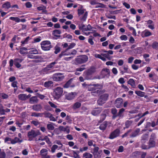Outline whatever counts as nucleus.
Wrapping results in <instances>:
<instances>
[{
	"mask_svg": "<svg viewBox=\"0 0 158 158\" xmlns=\"http://www.w3.org/2000/svg\"><path fill=\"white\" fill-rule=\"evenodd\" d=\"M102 85L100 84H91L88 85V91H91V93L92 95H94V94L100 93L101 91L99 90L102 89Z\"/></svg>",
	"mask_w": 158,
	"mask_h": 158,
	"instance_id": "obj_1",
	"label": "nucleus"
},
{
	"mask_svg": "<svg viewBox=\"0 0 158 158\" xmlns=\"http://www.w3.org/2000/svg\"><path fill=\"white\" fill-rule=\"evenodd\" d=\"M23 60V59L17 58L14 59V61L13 59H11L9 61V66L10 70V71H13V69L12 68L13 66V64L16 66V67L18 68H19L21 66V65L20 64V63H21Z\"/></svg>",
	"mask_w": 158,
	"mask_h": 158,
	"instance_id": "obj_2",
	"label": "nucleus"
},
{
	"mask_svg": "<svg viewBox=\"0 0 158 158\" xmlns=\"http://www.w3.org/2000/svg\"><path fill=\"white\" fill-rule=\"evenodd\" d=\"M42 49L45 51L49 50L52 48L51 42L48 40H45L42 41L41 43Z\"/></svg>",
	"mask_w": 158,
	"mask_h": 158,
	"instance_id": "obj_3",
	"label": "nucleus"
},
{
	"mask_svg": "<svg viewBox=\"0 0 158 158\" xmlns=\"http://www.w3.org/2000/svg\"><path fill=\"white\" fill-rule=\"evenodd\" d=\"M94 71L92 69H89L83 73V76L85 80H90L94 79L93 74Z\"/></svg>",
	"mask_w": 158,
	"mask_h": 158,
	"instance_id": "obj_4",
	"label": "nucleus"
},
{
	"mask_svg": "<svg viewBox=\"0 0 158 158\" xmlns=\"http://www.w3.org/2000/svg\"><path fill=\"white\" fill-rule=\"evenodd\" d=\"M88 59V57L86 55H81L76 58L75 61L77 64H81L86 62Z\"/></svg>",
	"mask_w": 158,
	"mask_h": 158,
	"instance_id": "obj_5",
	"label": "nucleus"
},
{
	"mask_svg": "<svg viewBox=\"0 0 158 158\" xmlns=\"http://www.w3.org/2000/svg\"><path fill=\"white\" fill-rule=\"evenodd\" d=\"M40 134L41 133L39 131H35L33 130H31L27 133V137L29 138L28 140L29 141L33 140V138L40 135Z\"/></svg>",
	"mask_w": 158,
	"mask_h": 158,
	"instance_id": "obj_6",
	"label": "nucleus"
},
{
	"mask_svg": "<svg viewBox=\"0 0 158 158\" xmlns=\"http://www.w3.org/2000/svg\"><path fill=\"white\" fill-rule=\"evenodd\" d=\"M76 45V44L75 43H71L67 48H66L64 51L61 52V53L58 56V59H60L64 56L68 55V54H67L66 52L68 51V50L73 48Z\"/></svg>",
	"mask_w": 158,
	"mask_h": 158,
	"instance_id": "obj_7",
	"label": "nucleus"
},
{
	"mask_svg": "<svg viewBox=\"0 0 158 158\" xmlns=\"http://www.w3.org/2000/svg\"><path fill=\"white\" fill-rule=\"evenodd\" d=\"M109 95L107 94H104L100 97L97 101L98 104L101 106L106 102L107 100Z\"/></svg>",
	"mask_w": 158,
	"mask_h": 158,
	"instance_id": "obj_8",
	"label": "nucleus"
},
{
	"mask_svg": "<svg viewBox=\"0 0 158 158\" xmlns=\"http://www.w3.org/2000/svg\"><path fill=\"white\" fill-rule=\"evenodd\" d=\"M63 93V89L60 87H57L54 90L53 96L56 99H59Z\"/></svg>",
	"mask_w": 158,
	"mask_h": 158,
	"instance_id": "obj_9",
	"label": "nucleus"
},
{
	"mask_svg": "<svg viewBox=\"0 0 158 158\" xmlns=\"http://www.w3.org/2000/svg\"><path fill=\"white\" fill-rule=\"evenodd\" d=\"M120 132L119 129H116L110 133L109 138L110 139H113L118 137L119 135Z\"/></svg>",
	"mask_w": 158,
	"mask_h": 158,
	"instance_id": "obj_10",
	"label": "nucleus"
},
{
	"mask_svg": "<svg viewBox=\"0 0 158 158\" xmlns=\"http://www.w3.org/2000/svg\"><path fill=\"white\" fill-rule=\"evenodd\" d=\"M38 53L37 50L35 49V50L29 51L27 56L28 58L31 59H37L39 58V56H34L33 54H38Z\"/></svg>",
	"mask_w": 158,
	"mask_h": 158,
	"instance_id": "obj_11",
	"label": "nucleus"
},
{
	"mask_svg": "<svg viewBox=\"0 0 158 158\" xmlns=\"http://www.w3.org/2000/svg\"><path fill=\"white\" fill-rule=\"evenodd\" d=\"M60 73H56L53 75V79L55 81H62L64 78V76L62 75Z\"/></svg>",
	"mask_w": 158,
	"mask_h": 158,
	"instance_id": "obj_12",
	"label": "nucleus"
},
{
	"mask_svg": "<svg viewBox=\"0 0 158 158\" xmlns=\"http://www.w3.org/2000/svg\"><path fill=\"white\" fill-rule=\"evenodd\" d=\"M123 102V100L122 98H118L115 101V105L118 108H120L122 106Z\"/></svg>",
	"mask_w": 158,
	"mask_h": 158,
	"instance_id": "obj_13",
	"label": "nucleus"
},
{
	"mask_svg": "<svg viewBox=\"0 0 158 158\" xmlns=\"http://www.w3.org/2000/svg\"><path fill=\"white\" fill-rule=\"evenodd\" d=\"M140 131V129L139 128H136L129 135V138H134L138 136Z\"/></svg>",
	"mask_w": 158,
	"mask_h": 158,
	"instance_id": "obj_14",
	"label": "nucleus"
},
{
	"mask_svg": "<svg viewBox=\"0 0 158 158\" xmlns=\"http://www.w3.org/2000/svg\"><path fill=\"white\" fill-rule=\"evenodd\" d=\"M43 107L40 104L34 105L32 106V109L35 111H41Z\"/></svg>",
	"mask_w": 158,
	"mask_h": 158,
	"instance_id": "obj_15",
	"label": "nucleus"
},
{
	"mask_svg": "<svg viewBox=\"0 0 158 158\" xmlns=\"http://www.w3.org/2000/svg\"><path fill=\"white\" fill-rule=\"evenodd\" d=\"M102 108H98L96 109L93 110L91 112V114L93 115H97L102 112Z\"/></svg>",
	"mask_w": 158,
	"mask_h": 158,
	"instance_id": "obj_16",
	"label": "nucleus"
},
{
	"mask_svg": "<svg viewBox=\"0 0 158 158\" xmlns=\"http://www.w3.org/2000/svg\"><path fill=\"white\" fill-rule=\"evenodd\" d=\"M59 129L60 131L66 132L67 134H69L70 131L68 126H66L65 127H64L63 126H60L59 127Z\"/></svg>",
	"mask_w": 158,
	"mask_h": 158,
	"instance_id": "obj_17",
	"label": "nucleus"
},
{
	"mask_svg": "<svg viewBox=\"0 0 158 158\" xmlns=\"http://www.w3.org/2000/svg\"><path fill=\"white\" fill-rule=\"evenodd\" d=\"M57 63V62H56V61L52 62L49 64L45 68V69L47 71L49 70H51L52 68H53L54 65L56 64Z\"/></svg>",
	"mask_w": 158,
	"mask_h": 158,
	"instance_id": "obj_18",
	"label": "nucleus"
},
{
	"mask_svg": "<svg viewBox=\"0 0 158 158\" xmlns=\"http://www.w3.org/2000/svg\"><path fill=\"white\" fill-rule=\"evenodd\" d=\"M75 97L74 93L71 92L66 94L65 95V98L68 100H71L73 99Z\"/></svg>",
	"mask_w": 158,
	"mask_h": 158,
	"instance_id": "obj_19",
	"label": "nucleus"
},
{
	"mask_svg": "<svg viewBox=\"0 0 158 158\" xmlns=\"http://www.w3.org/2000/svg\"><path fill=\"white\" fill-rule=\"evenodd\" d=\"M148 148H149V149L155 148L156 145V141H155L149 140L148 143Z\"/></svg>",
	"mask_w": 158,
	"mask_h": 158,
	"instance_id": "obj_20",
	"label": "nucleus"
},
{
	"mask_svg": "<svg viewBox=\"0 0 158 158\" xmlns=\"http://www.w3.org/2000/svg\"><path fill=\"white\" fill-rule=\"evenodd\" d=\"M61 32L60 30H55L53 31L52 35L55 37L59 38L60 37V35H58L57 34H61Z\"/></svg>",
	"mask_w": 158,
	"mask_h": 158,
	"instance_id": "obj_21",
	"label": "nucleus"
},
{
	"mask_svg": "<svg viewBox=\"0 0 158 158\" xmlns=\"http://www.w3.org/2000/svg\"><path fill=\"white\" fill-rule=\"evenodd\" d=\"M2 7L5 9L8 10L11 8V5L10 2H6L3 3L2 5Z\"/></svg>",
	"mask_w": 158,
	"mask_h": 158,
	"instance_id": "obj_22",
	"label": "nucleus"
},
{
	"mask_svg": "<svg viewBox=\"0 0 158 158\" xmlns=\"http://www.w3.org/2000/svg\"><path fill=\"white\" fill-rule=\"evenodd\" d=\"M107 125V122L106 121H105L100 125L99 128L101 130L104 131L106 130Z\"/></svg>",
	"mask_w": 158,
	"mask_h": 158,
	"instance_id": "obj_23",
	"label": "nucleus"
},
{
	"mask_svg": "<svg viewBox=\"0 0 158 158\" xmlns=\"http://www.w3.org/2000/svg\"><path fill=\"white\" fill-rule=\"evenodd\" d=\"M38 100L36 96H33L31 97L29 100V102L31 104H34L38 102Z\"/></svg>",
	"mask_w": 158,
	"mask_h": 158,
	"instance_id": "obj_24",
	"label": "nucleus"
},
{
	"mask_svg": "<svg viewBox=\"0 0 158 158\" xmlns=\"http://www.w3.org/2000/svg\"><path fill=\"white\" fill-rule=\"evenodd\" d=\"M27 48L26 47H21L19 49V52L21 55H24L27 53Z\"/></svg>",
	"mask_w": 158,
	"mask_h": 158,
	"instance_id": "obj_25",
	"label": "nucleus"
},
{
	"mask_svg": "<svg viewBox=\"0 0 158 158\" xmlns=\"http://www.w3.org/2000/svg\"><path fill=\"white\" fill-rule=\"evenodd\" d=\"M22 142V140H20L17 137H15L14 139H12L10 143L12 144H15L18 142L21 143Z\"/></svg>",
	"mask_w": 158,
	"mask_h": 158,
	"instance_id": "obj_26",
	"label": "nucleus"
},
{
	"mask_svg": "<svg viewBox=\"0 0 158 158\" xmlns=\"http://www.w3.org/2000/svg\"><path fill=\"white\" fill-rule=\"evenodd\" d=\"M53 82L52 81H46L44 83V87L48 88L52 86Z\"/></svg>",
	"mask_w": 158,
	"mask_h": 158,
	"instance_id": "obj_27",
	"label": "nucleus"
},
{
	"mask_svg": "<svg viewBox=\"0 0 158 158\" xmlns=\"http://www.w3.org/2000/svg\"><path fill=\"white\" fill-rule=\"evenodd\" d=\"M104 72H105L106 73V74H104L105 76H107L108 77L110 76V72L109 69L107 68H103L102 70V73L104 74Z\"/></svg>",
	"mask_w": 158,
	"mask_h": 158,
	"instance_id": "obj_28",
	"label": "nucleus"
},
{
	"mask_svg": "<svg viewBox=\"0 0 158 158\" xmlns=\"http://www.w3.org/2000/svg\"><path fill=\"white\" fill-rule=\"evenodd\" d=\"M148 134L146 133L142 135L141 137V141L142 143H144L148 139Z\"/></svg>",
	"mask_w": 158,
	"mask_h": 158,
	"instance_id": "obj_29",
	"label": "nucleus"
},
{
	"mask_svg": "<svg viewBox=\"0 0 158 158\" xmlns=\"http://www.w3.org/2000/svg\"><path fill=\"white\" fill-rule=\"evenodd\" d=\"M127 83L128 84L131 85L133 87H134L135 86V82L133 79H130L128 81Z\"/></svg>",
	"mask_w": 158,
	"mask_h": 158,
	"instance_id": "obj_30",
	"label": "nucleus"
},
{
	"mask_svg": "<svg viewBox=\"0 0 158 158\" xmlns=\"http://www.w3.org/2000/svg\"><path fill=\"white\" fill-rule=\"evenodd\" d=\"M142 33H144V36H142L143 37H148L152 35V33L148 30H145Z\"/></svg>",
	"mask_w": 158,
	"mask_h": 158,
	"instance_id": "obj_31",
	"label": "nucleus"
},
{
	"mask_svg": "<svg viewBox=\"0 0 158 158\" xmlns=\"http://www.w3.org/2000/svg\"><path fill=\"white\" fill-rule=\"evenodd\" d=\"M82 157L84 158H92L93 156L89 152H85L83 154Z\"/></svg>",
	"mask_w": 158,
	"mask_h": 158,
	"instance_id": "obj_32",
	"label": "nucleus"
},
{
	"mask_svg": "<svg viewBox=\"0 0 158 158\" xmlns=\"http://www.w3.org/2000/svg\"><path fill=\"white\" fill-rule=\"evenodd\" d=\"M51 114L48 112L46 111H44L43 113H42V117H44L45 118H49L50 116L51 115Z\"/></svg>",
	"mask_w": 158,
	"mask_h": 158,
	"instance_id": "obj_33",
	"label": "nucleus"
},
{
	"mask_svg": "<svg viewBox=\"0 0 158 158\" xmlns=\"http://www.w3.org/2000/svg\"><path fill=\"white\" fill-rule=\"evenodd\" d=\"M83 8V6H81V9H79L77 10V14L79 16L82 15L85 13V9H82Z\"/></svg>",
	"mask_w": 158,
	"mask_h": 158,
	"instance_id": "obj_34",
	"label": "nucleus"
},
{
	"mask_svg": "<svg viewBox=\"0 0 158 158\" xmlns=\"http://www.w3.org/2000/svg\"><path fill=\"white\" fill-rule=\"evenodd\" d=\"M19 98L21 100H25L27 99L26 94H19L18 96Z\"/></svg>",
	"mask_w": 158,
	"mask_h": 158,
	"instance_id": "obj_35",
	"label": "nucleus"
},
{
	"mask_svg": "<svg viewBox=\"0 0 158 158\" xmlns=\"http://www.w3.org/2000/svg\"><path fill=\"white\" fill-rule=\"evenodd\" d=\"M88 16V12L86 11L84 14L80 18V20L81 21H85L87 18Z\"/></svg>",
	"mask_w": 158,
	"mask_h": 158,
	"instance_id": "obj_36",
	"label": "nucleus"
},
{
	"mask_svg": "<svg viewBox=\"0 0 158 158\" xmlns=\"http://www.w3.org/2000/svg\"><path fill=\"white\" fill-rule=\"evenodd\" d=\"M81 106V103L79 102H77L73 104V109H76L80 108Z\"/></svg>",
	"mask_w": 158,
	"mask_h": 158,
	"instance_id": "obj_37",
	"label": "nucleus"
},
{
	"mask_svg": "<svg viewBox=\"0 0 158 158\" xmlns=\"http://www.w3.org/2000/svg\"><path fill=\"white\" fill-rule=\"evenodd\" d=\"M111 112L112 114L113 115V118H114L118 116V114H117V110L116 108H112L111 109Z\"/></svg>",
	"mask_w": 158,
	"mask_h": 158,
	"instance_id": "obj_38",
	"label": "nucleus"
},
{
	"mask_svg": "<svg viewBox=\"0 0 158 158\" xmlns=\"http://www.w3.org/2000/svg\"><path fill=\"white\" fill-rule=\"evenodd\" d=\"M135 93L138 96L140 97H143L144 96L145 93L141 91H135Z\"/></svg>",
	"mask_w": 158,
	"mask_h": 158,
	"instance_id": "obj_39",
	"label": "nucleus"
},
{
	"mask_svg": "<svg viewBox=\"0 0 158 158\" xmlns=\"http://www.w3.org/2000/svg\"><path fill=\"white\" fill-rule=\"evenodd\" d=\"M31 116L35 117H42V113H37L35 112H32L31 113Z\"/></svg>",
	"mask_w": 158,
	"mask_h": 158,
	"instance_id": "obj_40",
	"label": "nucleus"
},
{
	"mask_svg": "<svg viewBox=\"0 0 158 158\" xmlns=\"http://www.w3.org/2000/svg\"><path fill=\"white\" fill-rule=\"evenodd\" d=\"M156 134L152 132L151 135L150 137L149 140L156 141Z\"/></svg>",
	"mask_w": 158,
	"mask_h": 158,
	"instance_id": "obj_41",
	"label": "nucleus"
},
{
	"mask_svg": "<svg viewBox=\"0 0 158 158\" xmlns=\"http://www.w3.org/2000/svg\"><path fill=\"white\" fill-rule=\"evenodd\" d=\"M72 83V79H70L68 81H67L66 83L64 85L63 87L65 88H67L69 87H70V85Z\"/></svg>",
	"mask_w": 158,
	"mask_h": 158,
	"instance_id": "obj_42",
	"label": "nucleus"
},
{
	"mask_svg": "<svg viewBox=\"0 0 158 158\" xmlns=\"http://www.w3.org/2000/svg\"><path fill=\"white\" fill-rule=\"evenodd\" d=\"M133 122V121L131 120H127L125 123V127L124 128H128L131 125Z\"/></svg>",
	"mask_w": 158,
	"mask_h": 158,
	"instance_id": "obj_43",
	"label": "nucleus"
},
{
	"mask_svg": "<svg viewBox=\"0 0 158 158\" xmlns=\"http://www.w3.org/2000/svg\"><path fill=\"white\" fill-rule=\"evenodd\" d=\"M43 150H41L40 151V153H41V158H50V156H49L47 155V154L46 153H45L43 154L42 153L44 152Z\"/></svg>",
	"mask_w": 158,
	"mask_h": 158,
	"instance_id": "obj_44",
	"label": "nucleus"
},
{
	"mask_svg": "<svg viewBox=\"0 0 158 158\" xmlns=\"http://www.w3.org/2000/svg\"><path fill=\"white\" fill-rule=\"evenodd\" d=\"M53 123H50L48 124L47 125V128L48 130H53L54 129V127L53 125Z\"/></svg>",
	"mask_w": 158,
	"mask_h": 158,
	"instance_id": "obj_45",
	"label": "nucleus"
},
{
	"mask_svg": "<svg viewBox=\"0 0 158 158\" xmlns=\"http://www.w3.org/2000/svg\"><path fill=\"white\" fill-rule=\"evenodd\" d=\"M29 39V36H27L26 38L24 40L22 41L21 42V46H23V45L27 44Z\"/></svg>",
	"mask_w": 158,
	"mask_h": 158,
	"instance_id": "obj_46",
	"label": "nucleus"
},
{
	"mask_svg": "<svg viewBox=\"0 0 158 158\" xmlns=\"http://www.w3.org/2000/svg\"><path fill=\"white\" fill-rule=\"evenodd\" d=\"M5 115L4 107L2 104L0 103V115Z\"/></svg>",
	"mask_w": 158,
	"mask_h": 158,
	"instance_id": "obj_47",
	"label": "nucleus"
},
{
	"mask_svg": "<svg viewBox=\"0 0 158 158\" xmlns=\"http://www.w3.org/2000/svg\"><path fill=\"white\" fill-rule=\"evenodd\" d=\"M64 38H67L68 39H70V40L69 41V42H70L72 40V36L70 34H67V33H65L63 36Z\"/></svg>",
	"mask_w": 158,
	"mask_h": 158,
	"instance_id": "obj_48",
	"label": "nucleus"
},
{
	"mask_svg": "<svg viewBox=\"0 0 158 158\" xmlns=\"http://www.w3.org/2000/svg\"><path fill=\"white\" fill-rule=\"evenodd\" d=\"M106 116V114H102L100 116L99 122L102 123V122H103L105 119Z\"/></svg>",
	"mask_w": 158,
	"mask_h": 158,
	"instance_id": "obj_49",
	"label": "nucleus"
},
{
	"mask_svg": "<svg viewBox=\"0 0 158 158\" xmlns=\"http://www.w3.org/2000/svg\"><path fill=\"white\" fill-rule=\"evenodd\" d=\"M0 98L3 99H7L8 98V96L7 94L4 93H0Z\"/></svg>",
	"mask_w": 158,
	"mask_h": 158,
	"instance_id": "obj_50",
	"label": "nucleus"
},
{
	"mask_svg": "<svg viewBox=\"0 0 158 158\" xmlns=\"http://www.w3.org/2000/svg\"><path fill=\"white\" fill-rule=\"evenodd\" d=\"M85 64L83 65H81L80 67L77 68L76 69V71H77L81 72L85 69Z\"/></svg>",
	"mask_w": 158,
	"mask_h": 158,
	"instance_id": "obj_51",
	"label": "nucleus"
},
{
	"mask_svg": "<svg viewBox=\"0 0 158 158\" xmlns=\"http://www.w3.org/2000/svg\"><path fill=\"white\" fill-rule=\"evenodd\" d=\"M93 28V27H92L90 24H89L87 26V27L84 28V30H85L84 31H91Z\"/></svg>",
	"mask_w": 158,
	"mask_h": 158,
	"instance_id": "obj_52",
	"label": "nucleus"
},
{
	"mask_svg": "<svg viewBox=\"0 0 158 158\" xmlns=\"http://www.w3.org/2000/svg\"><path fill=\"white\" fill-rule=\"evenodd\" d=\"M132 131V129H130L128 130L127 132L125 133L123 135H122V138H123L125 137H127L128 135H129V133L131 132Z\"/></svg>",
	"mask_w": 158,
	"mask_h": 158,
	"instance_id": "obj_53",
	"label": "nucleus"
},
{
	"mask_svg": "<svg viewBox=\"0 0 158 158\" xmlns=\"http://www.w3.org/2000/svg\"><path fill=\"white\" fill-rule=\"evenodd\" d=\"M143 58L145 59V60L147 62H149L150 61L149 58H147L149 57V55L148 54L145 53L143 55Z\"/></svg>",
	"mask_w": 158,
	"mask_h": 158,
	"instance_id": "obj_54",
	"label": "nucleus"
},
{
	"mask_svg": "<svg viewBox=\"0 0 158 158\" xmlns=\"http://www.w3.org/2000/svg\"><path fill=\"white\" fill-rule=\"evenodd\" d=\"M58 147V146L56 144H54L52 145L51 148V152L52 153H54L55 152V150L57 149Z\"/></svg>",
	"mask_w": 158,
	"mask_h": 158,
	"instance_id": "obj_55",
	"label": "nucleus"
},
{
	"mask_svg": "<svg viewBox=\"0 0 158 158\" xmlns=\"http://www.w3.org/2000/svg\"><path fill=\"white\" fill-rule=\"evenodd\" d=\"M105 15L107 18L109 19H113L114 20L116 19V16L115 15H112L110 14H106Z\"/></svg>",
	"mask_w": 158,
	"mask_h": 158,
	"instance_id": "obj_56",
	"label": "nucleus"
},
{
	"mask_svg": "<svg viewBox=\"0 0 158 158\" xmlns=\"http://www.w3.org/2000/svg\"><path fill=\"white\" fill-rule=\"evenodd\" d=\"M97 5L95 6V8H104L105 7V5L102 3H97Z\"/></svg>",
	"mask_w": 158,
	"mask_h": 158,
	"instance_id": "obj_57",
	"label": "nucleus"
},
{
	"mask_svg": "<svg viewBox=\"0 0 158 158\" xmlns=\"http://www.w3.org/2000/svg\"><path fill=\"white\" fill-rule=\"evenodd\" d=\"M152 46L153 49H157L158 48V43L156 42H154L152 44Z\"/></svg>",
	"mask_w": 158,
	"mask_h": 158,
	"instance_id": "obj_58",
	"label": "nucleus"
},
{
	"mask_svg": "<svg viewBox=\"0 0 158 158\" xmlns=\"http://www.w3.org/2000/svg\"><path fill=\"white\" fill-rule=\"evenodd\" d=\"M55 51H54V53L55 54H57L60 51V47L56 46L55 48Z\"/></svg>",
	"mask_w": 158,
	"mask_h": 158,
	"instance_id": "obj_59",
	"label": "nucleus"
},
{
	"mask_svg": "<svg viewBox=\"0 0 158 158\" xmlns=\"http://www.w3.org/2000/svg\"><path fill=\"white\" fill-rule=\"evenodd\" d=\"M17 84H18V82L17 81H14L11 84V86L14 88H17Z\"/></svg>",
	"mask_w": 158,
	"mask_h": 158,
	"instance_id": "obj_60",
	"label": "nucleus"
},
{
	"mask_svg": "<svg viewBox=\"0 0 158 158\" xmlns=\"http://www.w3.org/2000/svg\"><path fill=\"white\" fill-rule=\"evenodd\" d=\"M120 39L122 40H127V37L126 35H123L120 36Z\"/></svg>",
	"mask_w": 158,
	"mask_h": 158,
	"instance_id": "obj_61",
	"label": "nucleus"
},
{
	"mask_svg": "<svg viewBox=\"0 0 158 158\" xmlns=\"http://www.w3.org/2000/svg\"><path fill=\"white\" fill-rule=\"evenodd\" d=\"M101 55L102 56L106 57V58H107L109 60H110V55H108V54L107 53H102L101 54Z\"/></svg>",
	"mask_w": 158,
	"mask_h": 158,
	"instance_id": "obj_62",
	"label": "nucleus"
},
{
	"mask_svg": "<svg viewBox=\"0 0 158 158\" xmlns=\"http://www.w3.org/2000/svg\"><path fill=\"white\" fill-rule=\"evenodd\" d=\"M73 156L75 158H80L79 156L76 152L74 151H73Z\"/></svg>",
	"mask_w": 158,
	"mask_h": 158,
	"instance_id": "obj_63",
	"label": "nucleus"
},
{
	"mask_svg": "<svg viewBox=\"0 0 158 158\" xmlns=\"http://www.w3.org/2000/svg\"><path fill=\"white\" fill-rule=\"evenodd\" d=\"M6 154L4 152H2L0 153V158H5Z\"/></svg>",
	"mask_w": 158,
	"mask_h": 158,
	"instance_id": "obj_64",
	"label": "nucleus"
}]
</instances>
